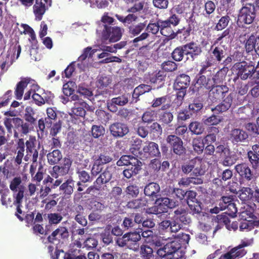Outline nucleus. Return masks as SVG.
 <instances>
[{
    "instance_id": "obj_31",
    "label": "nucleus",
    "mask_w": 259,
    "mask_h": 259,
    "mask_svg": "<svg viewBox=\"0 0 259 259\" xmlns=\"http://www.w3.org/2000/svg\"><path fill=\"white\" fill-rule=\"evenodd\" d=\"M165 75L160 71L155 72L150 75L149 80L155 85V88L159 89L162 87L165 80Z\"/></svg>"
},
{
    "instance_id": "obj_53",
    "label": "nucleus",
    "mask_w": 259,
    "mask_h": 259,
    "mask_svg": "<svg viewBox=\"0 0 259 259\" xmlns=\"http://www.w3.org/2000/svg\"><path fill=\"white\" fill-rule=\"evenodd\" d=\"M43 216L45 218L46 216L47 217L50 225H57L61 222L63 219L62 216L58 213H45Z\"/></svg>"
},
{
    "instance_id": "obj_43",
    "label": "nucleus",
    "mask_w": 259,
    "mask_h": 259,
    "mask_svg": "<svg viewBox=\"0 0 259 259\" xmlns=\"http://www.w3.org/2000/svg\"><path fill=\"white\" fill-rule=\"evenodd\" d=\"M1 202L3 205L8 207H12L13 205H15V199L14 200L11 197H8L10 193L9 189L5 190H1Z\"/></svg>"
},
{
    "instance_id": "obj_50",
    "label": "nucleus",
    "mask_w": 259,
    "mask_h": 259,
    "mask_svg": "<svg viewBox=\"0 0 259 259\" xmlns=\"http://www.w3.org/2000/svg\"><path fill=\"white\" fill-rule=\"evenodd\" d=\"M141 165L142 163H139L138 165H131L132 167L131 168L124 169L122 172L124 177L127 179H130L133 176L137 175L141 169Z\"/></svg>"
},
{
    "instance_id": "obj_27",
    "label": "nucleus",
    "mask_w": 259,
    "mask_h": 259,
    "mask_svg": "<svg viewBox=\"0 0 259 259\" xmlns=\"http://www.w3.org/2000/svg\"><path fill=\"white\" fill-rule=\"evenodd\" d=\"M48 7V6L44 3L42 0H35V4L33 6V11L35 20L40 21L42 19Z\"/></svg>"
},
{
    "instance_id": "obj_18",
    "label": "nucleus",
    "mask_w": 259,
    "mask_h": 259,
    "mask_svg": "<svg viewBox=\"0 0 259 259\" xmlns=\"http://www.w3.org/2000/svg\"><path fill=\"white\" fill-rule=\"evenodd\" d=\"M212 87L211 76L201 75L197 79L194 83L193 91L194 92H203L204 90H210Z\"/></svg>"
},
{
    "instance_id": "obj_29",
    "label": "nucleus",
    "mask_w": 259,
    "mask_h": 259,
    "mask_svg": "<svg viewBox=\"0 0 259 259\" xmlns=\"http://www.w3.org/2000/svg\"><path fill=\"white\" fill-rule=\"evenodd\" d=\"M31 80L29 77L23 78L17 83L14 93L17 100H21L22 98L24 89Z\"/></svg>"
},
{
    "instance_id": "obj_25",
    "label": "nucleus",
    "mask_w": 259,
    "mask_h": 259,
    "mask_svg": "<svg viewBox=\"0 0 259 259\" xmlns=\"http://www.w3.org/2000/svg\"><path fill=\"white\" fill-rule=\"evenodd\" d=\"M71 165V161L69 159H65L64 163L61 166L55 165L53 167V172L51 175L57 178L59 176H64L68 173Z\"/></svg>"
},
{
    "instance_id": "obj_45",
    "label": "nucleus",
    "mask_w": 259,
    "mask_h": 259,
    "mask_svg": "<svg viewBox=\"0 0 259 259\" xmlns=\"http://www.w3.org/2000/svg\"><path fill=\"white\" fill-rule=\"evenodd\" d=\"M253 196V190L249 187H243L239 190V198L243 202L250 200Z\"/></svg>"
},
{
    "instance_id": "obj_7",
    "label": "nucleus",
    "mask_w": 259,
    "mask_h": 259,
    "mask_svg": "<svg viewBox=\"0 0 259 259\" xmlns=\"http://www.w3.org/2000/svg\"><path fill=\"white\" fill-rule=\"evenodd\" d=\"M209 44L207 40L203 39L201 44H198L194 41H190L184 44L186 50L187 60L190 57L194 61L204 54L203 48L206 47Z\"/></svg>"
},
{
    "instance_id": "obj_30",
    "label": "nucleus",
    "mask_w": 259,
    "mask_h": 259,
    "mask_svg": "<svg viewBox=\"0 0 259 259\" xmlns=\"http://www.w3.org/2000/svg\"><path fill=\"white\" fill-rule=\"evenodd\" d=\"M160 190L159 184L156 183L152 182L147 184L144 188V194L150 197L152 200L156 199L158 195V193Z\"/></svg>"
},
{
    "instance_id": "obj_2",
    "label": "nucleus",
    "mask_w": 259,
    "mask_h": 259,
    "mask_svg": "<svg viewBox=\"0 0 259 259\" xmlns=\"http://www.w3.org/2000/svg\"><path fill=\"white\" fill-rule=\"evenodd\" d=\"M182 244L177 239L166 242L164 246L157 250V253L161 258L166 259H180L183 253L180 249Z\"/></svg>"
},
{
    "instance_id": "obj_59",
    "label": "nucleus",
    "mask_w": 259,
    "mask_h": 259,
    "mask_svg": "<svg viewBox=\"0 0 259 259\" xmlns=\"http://www.w3.org/2000/svg\"><path fill=\"white\" fill-rule=\"evenodd\" d=\"M161 67L165 72H172L177 69L178 65L175 61L168 60L162 63Z\"/></svg>"
},
{
    "instance_id": "obj_44",
    "label": "nucleus",
    "mask_w": 259,
    "mask_h": 259,
    "mask_svg": "<svg viewBox=\"0 0 259 259\" xmlns=\"http://www.w3.org/2000/svg\"><path fill=\"white\" fill-rule=\"evenodd\" d=\"M146 22H140L136 25H131L128 29V33L133 36H136L140 34V33L145 28L146 26Z\"/></svg>"
},
{
    "instance_id": "obj_15",
    "label": "nucleus",
    "mask_w": 259,
    "mask_h": 259,
    "mask_svg": "<svg viewBox=\"0 0 259 259\" xmlns=\"http://www.w3.org/2000/svg\"><path fill=\"white\" fill-rule=\"evenodd\" d=\"M160 152L158 144L154 142H148L142 148L141 153V159L143 160L153 157L159 156Z\"/></svg>"
},
{
    "instance_id": "obj_11",
    "label": "nucleus",
    "mask_w": 259,
    "mask_h": 259,
    "mask_svg": "<svg viewBox=\"0 0 259 259\" xmlns=\"http://www.w3.org/2000/svg\"><path fill=\"white\" fill-rule=\"evenodd\" d=\"M234 169L240 177V182H250L254 179V175L248 164L242 162L235 166Z\"/></svg>"
},
{
    "instance_id": "obj_4",
    "label": "nucleus",
    "mask_w": 259,
    "mask_h": 259,
    "mask_svg": "<svg viewBox=\"0 0 259 259\" xmlns=\"http://www.w3.org/2000/svg\"><path fill=\"white\" fill-rule=\"evenodd\" d=\"M4 123L8 133H11L14 129V137L18 138V132L26 135L29 132V125L19 117L5 118Z\"/></svg>"
},
{
    "instance_id": "obj_23",
    "label": "nucleus",
    "mask_w": 259,
    "mask_h": 259,
    "mask_svg": "<svg viewBox=\"0 0 259 259\" xmlns=\"http://www.w3.org/2000/svg\"><path fill=\"white\" fill-rule=\"evenodd\" d=\"M166 105H164L160 109L156 112L158 121L163 125L169 124L173 120L174 116L171 112L168 111H163L166 109Z\"/></svg>"
},
{
    "instance_id": "obj_17",
    "label": "nucleus",
    "mask_w": 259,
    "mask_h": 259,
    "mask_svg": "<svg viewBox=\"0 0 259 259\" xmlns=\"http://www.w3.org/2000/svg\"><path fill=\"white\" fill-rule=\"evenodd\" d=\"M109 130L110 134L115 138H122L129 132L127 125L120 122H115L110 124Z\"/></svg>"
},
{
    "instance_id": "obj_56",
    "label": "nucleus",
    "mask_w": 259,
    "mask_h": 259,
    "mask_svg": "<svg viewBox=\"0 0 259 259\" xmlns=\"http://www.w3.org/2000/svg\"><path fill=\"white\" fill-rule=\"evenodd\" d=\"M130 97V94H124L117 97L113 98L111 100L116 105L123 106L128 103Z\"/></svg>"
},
{
    "instance_id": "obj_52",
    "label": "nucleus",
    "mask_w": 259,
    "mask_h": 259,
    "mask_svg": "<svg viewBox=\"0 0 259 259\" xmlns=\"http://www.w3.org/2000/svg\"><path fill=\"white\" fill-rule=\"evenodd\" d=\"M257 38H259L258 36L251 34L246 40L245 48L247 53L252 52L254 50L257 42Z\"/></svg>"
},
{
    "instance_id": "obj_9",
    "label": "nucleus",
    "mask_w": 259,
    "mask_h": 259,
    "mask_svg": "<svg viewBox=\"0 0 259 259\" xmlns=\"http://www.w3.org/2000/svg\"><path fill=\"white\" fill-rule=\"evenodd\" d=\"M122 35L121 29L118 26L105 25L101 33L103 41L108 40L109 42H115L119 40Z\"/></svg>"
},
{
    "instance_id": "obj_49",
    "label": "nucleus",
    "mask_w": 259,
    "mask_h": 259,
    "mask_svg": "<svg viewBox=\"0 0 259 259\" xmlns=\"http://www.w3.org/2000/svg\"><path fill=\"white\" fill-rule=\"evenodd\" d=\"M237 160L236 155L232 154L230 151L225 154V156L221 160L220 162L222 165L225 166H231L235 164Z\"/></svg>"
},
{
    "instance_id": "obj_55",
    "label": "nucleus",
    "mask_w": 259,
    "mask_h": 259,
    "mask_svg": "<svg viewBox=\"0 0 259 259\" xmlns=\"http://www.w3.org/2000/svg\"><path fill=\"white\" fill-rule=\"evenodd\" d=\"M113 159L111 153L108 151H104L98 155L96 160L102 165H104L111 162Z\"/></svg>"
},
{
    "instance_id": "obj_40",
    "label": "nucleus",
    "mask_w": 259,
    "mask_h": 259,
    "mask_svg": "<svg viewBox=\"0 0 259 259\" xmlns=\"http://www.w3.org/2000/svg\"><path fill=\"white\" fill-rule=\"evenodd\" d=\"M259 227L258 220H247L242 221L239 225V230L241 231H249L254 228Z\"/></svg>"
},
{
    "instance_id": "obj_10",
    "label": "nucleus",
    "mask_w": 259,
    "mask_h": 259,
    "mask_svg": "<svg viewBox=\"0 0 259 259\" xmlns=\"http://www.w3.org/2000/svg\"><path fill=\"white\" fill-rule=\"evenodd\" d=\"M166 142L168 145L170 151L179 156L184 155L186 149L183 145L182 139L174 135H169L166 138Z\"/></svg>"
},
{
    "instance_id": "obj_61",
    "label": "nucleus",
    "mask_w": 259,
    "mask_h": 259,
    "mask_svg": "<svg viewBox=\"0 0 259 259\" xmlns=\"http://www.w3.org/2000/svg\"><path fill=\"white\" fill-rule=\"evenodd\" d=\"M247 157L252 168L254 169L259 168V157L251 150L248 151Z\"/></svg>"
},
{
    "instance_id": "obj_16",
    "label": "nucleus",
    "mask_w": 259,
    "mask_h": 259,
    "mask_svg": "<svg viewBox=\"0 0 259 259\" xmlns=\"http://www.w3.org/2000/svg\"><path fill=\"white\" fill-rule=\"evenodd\" d=\"M69 236L68 229L66 227L60 226L47 237V240L49 243L54 244L56 241L68 239Z\"/></svg>"
},
{
    "instance_id": "obj_3",
    "label": "nucleus",
    "mask_w": 259,
    "mask_h": 259,
    "mask_svg": "<svg viewBox=\"0 0 259 259\" xmlns=\"http://www.w3.org/2000/svg\"><path fill=\"white\" fill-rule=\"evenodd\" d=\"M232 70L236 75L234 80H237L240 79L245 80L248 78L250 79L253 75V63L245 61L236 62L233 66Z\"/></svg>"
},
{
    "instance_id": "obj_37",
    "label": "nucleus",
    "mask_w": 259,
    "mask_h": 259,
    "mask_svg": "<svg viewBox=\"0 0 259 259\" xmlns=\"http://www.w3.org/2000/svg\"><path fill=\"white\" fill-rule=\"evenodd\" d=\"M158 26L160 29V33L163 35L168 37V36L172 33L173 30L171 29L168 19L162 20L158 19L157 20Z\"/></svg>"
},
{
    "instance_id": "obj_32",
    "label": "nucleus",
    "mask_w": 259,
    "mask_h": 259,
    "mask_svg": "<svg viewBox=\"0 0 259 259\" xmlns=\"http://www.w3.org/2000/svg\"><path fill=\"white\" fill-rule=\"evenodd\" d=\"M139 163H141V162L137 158L132 155H127L121 156L116 162V164L118 166L138 165Z\"/></svg>"
},
{
    "instance_id": "obj_46",
    "label": "nucleus",
    "mask_w": 259,
    "mask_h": 259,
    "mask_svg": "<svg viewBox=\"0 0 259 259\" xmlns=\"http://www.w3.org/2000/svg\"><path fill=\"white\" fill-rule=\"evenodd\" d=\"M115 17L117 19L122 23L124 25L126 24H130L134 22H136L138 19V17L135 14H128L126 16L124 17L123 16L116 14Z\"/></svg>"
},
{
    "instance_id": "obj_64",
    "label": "nucleus",
    "mask_w": 259,
    "mask_h": 259,
    "mask_svg": "<svg viewBox=\"0 0 259 259\" xmlns=\"http://www.w3.org/2000/svg\"><path fill=\"white\" fill-rule=\"evenodd\" d=\"M125 192L128 197L136 198L139 194V188L136 185H130L125 189Z\"/></svg>"
},
{
    "instance_id": "obj_24",
    "label": "nucleus",
    "mask_w": 259,
    "mask_h": 259,
    "mask_svg": "<svg viewBox=\"0 0 259 259\" xmlns=\"http://www.w3.org/2000/svg\"><path fill=\"white\" fill-rule=\"evenodd\" d=\"M193 167L192 175L194 177H200L203 176L206 171V166L202 159L196 157L193 159Z\"/></svg>"
},
{
    "instance_id": "obj_22",
    "label": "nucleus",
    "mask_w": 259,
    "mask_h": 259,
    "mask_svg": "<svg viewBox=\"0 0 259 259\" xmlns=\"http://www.w3.org/2000/svg\"><path fill=\"white\" fill-rule=\"evenodd\" d=\"M74 181L70 178L63 183L59 187L60 194H62L65 198H69L73 192L74 187Z\"/></svg>"
},
{
    "instance_id": "obj_21",
    "label": "nucleus",
    "mask_w": 259,
    "mask_h": 259,
    "mask_svg": "<svg viewBox=\"0 0 259 259\" xmlns=\"http://www.w3.org/2000/svg\"><path fill=\"white\" fill-rule=\"evenodd\" d=\"M254 208L249 205H245L241 208L239 212V217L241 220H258L254 214Z\"/></svg>"
},
{
    "instance_id": "obj_48",
    "label": "nucleus",
    "mask_w": 259,
    "mask_h": 259,
    "mask_svg": "<svg viewBox=\"0 0 259 259\" xmlns=\"http://www.w3.org/2000/svg\"><path fill=\"white\" fill-rule=\"evenodd\" d=\"M205 143L201 138H195L192 141V147L194 151L198 155L201 154L203 151Z\"/></svg>"
},
{
    "instance_id": "obj_42",
    "label": "nucleus",
    "mask_w": 259,
    "mask_h": 259,
    "mask_svg": "<svg viewBox=\"0 0 259 259\" xmlns=\"http://www.w3.org/2000/svg\"><path fill=\"white\" fill-rule=\"evenodd\" d=\"M203 107L202 101L198 99H194L193 102L190 103L187 108L192 115H197Z\"/></svg>"
},
{
    "instance_id": "obj_60",
    "label": "nucleus",
    "mask_w": 259,
    "mask_h": 259,
    "mask_svg": "<svg viewBox=\"0 0 259 259\" xmlns=\"http://www.w3.org/2000/svg\"><path fill=\"white\" fill-rule=\"evenodd\" d=\"M153 252V249L148 245H142L140 247V254L144 259H151Z\"/></svg>"
},
{
    "instance_id": "obj_6",
    "label": "nucleus",
    "mask_w": 259,
    "mask_h": 259,
    "mask_svg": "<svg viewBox=\"0 0 259 259\" xmlns=\"http://www.w3.org/2000/svg\"><path fill=\"white\" fill-rule=\"evenodd\" d=\"M141 239L139 232H133L124 234L122 237L116 239V244L120 247H127L134 251L139 248L138 241Z\"/></svg>"
},
{
    "instance_id": "obj_33",
    "label": "nucleus",
    "mask_w": 259,
    "mask_h": 259,
    "mask_svg": "<svg viewBox=\"0 0 259 259\" xmlns=\"http://www.w3.org/2000/svg\"><path fill=\"white\" fill-rule=\"evenodd\" d=\"M190 77L188 75L183 73L178 75L174 83V88L187 89L190 85Z\"/></svg>"
},
{
    "instance_id": "obj_62",
    "label": "nucleus",
    "mask_w": 259,
    "mask_h": 259,
    "mask_svg": "<svg viewBox=\"0 0 259 259\" xmlns=\"http://www.w3.org/2000/svg\"><path fill=\"white\" fill-rule=\"evenodd\" d=\"M234 82L236 84V89L238 94L243 96L245 95L248 90V85L247 84L243 83L239 79L238 80H234Z\"/></svg>"
},
{
    "instance_id": "obj_63",
    "label": "nucleus",
    "mask_w": 259,
    "mask_h": 259,
    "mask_svg": "<svg viewBox=\"0 0 259 259\" xmlns=\"http://www.w3.org/2000/svg\"><path fill=\"white\" fill-rule=\"evenodd\" d=\"M91 132L92 135L94 138H99L104 135L105 129L101 125H93Z\"/></svg>"
},
{
    "instance_id": "obj_8",
    "label": "nucleus",
    "mask_w": 259,
    "mask_h": 259,
    "mask_svg": "<svg viewBox=\"0 0 259 259\" xmlns=\"http://www.w3.org/2000/svg\"><path fill=\"white\" fill-rule=\"evenodd\" d=\"M256 17V10L255 6L252 4H246L239 11L237 24L243 23L250 24Z\"/></svg>"
},
{
    "instance_id": "obj_28",
    "label": "nucleus",
    "mask_w": 259,
    "mask_h": 259,
    "mask_svg": "<svg viewBox=\"0 0 259 259\" xmlns=\"http://www.w3.org/2000/svg\"><path fill=\"white\" fill-rule=\"evenodd\" d=\"M112 168L111 167H107L94 182L95 185H100L101 187L103 184L109 182L112 177Z\"/></svg>"
},
{
    "instance_id": "obj_35",
    "label": "nucleus",
    "mask_w": 259,
    "mask_h": 259,
    "mask_svg": "<svg viewBox=\"0 0 259 259\" xmlns=\"http://www.w3.org/2000/svg\"><path fill=\"white\" fill-rule=\"evenodd\" d=\"M185 56H186V50L184 45L177 47L171 53V57L175 62L182 61Z\"/></svg>"
},
{
    "instance_id": "obj_12",
    "label": "nucleus",
    "mask_w": 259,
    "mask_h": 259,
    "mask_svg": "<svg viewBox=\"0 0 259 259\" xmlns=\"http://www.w3.org/2000/svg\"><path fill=\"white\" fill-rule=\"evenodd\" d=\"M249 245V243L247 242L243 241L240 244L222 255L219 259H239L241 258L247 253V251L244 249V247L248 246Z\"/></svg>"
},
{
    "instance_id": "obj_14",
    "label": "nucleus",
    "mask_w": 259,
    "mask_h": 259,
    "mask_svg": "<svg viewBox=\"0 0 259 259\" xmlns=\"http://www.w3.org/2000/svg\"><path fill=\"white\" fill-rule=\"evenodd\" d=\"M248 134L243 129L236 128L232 129L230 133V140L236 145H243L248 142Z\"/></svg>"
},
{
    "instance_id": "obj_39",
    "label": "nucleus",
    "mask_w": 259,
    "mask_h": 259,
    "mask_svg": "<svg viewBox=\"0 0 259 259\" xmlns=\"http://www.w3.org/2000/svg\"><path fill=\"white\" fill-rule=\"evenodd\" d=\"M147 203V201L142 198L133 199L128 201L126 204L128 208L134 209H139L144 207Z\"/></svg>"
},
{
    "instance_id": "obj_51",
    "label": "nucleus",
    "mask_w": 259,
    "mask_h": 259,
    "mask_svg": "<svg viewBox=\"0 0 259 259\" xmlns=\"http://www.w3.org/2000/svg\"><path fill=\"white\" fill-rule=\"evenodd\" d=\"M230 20V17L228 14L221 17L216 24L214 29L217 31L223 30L227 27Z\"/></svg>"
},
{
    "instance_id": "obj_58",
    "label": "nucleus",
    "mask_w": 259,
    "mask_h": 259,
    "mask_svg": "<svg viewBox=\"0 0 259 259\" xmlns=\"http://www.w3.org/2000/svg\"><path fill=\"white\" fill-rule=\"evenodd\" d=\"M225 69L224 67L222 69L218 71L214 75H210L212 80V83L213 86L219 85L223 82L225 75L223 73V70Z\"/></svg>"
},
{
    "instance_id": "obj_19",
    "label": "nucleus",
    "mask_w": 259,
    "mask_h": 259,
    "mask_svg": "<svg viewBox=\"0 0 259 259\" xmlns=\"http://www.w3.org/2000/svg\"><path fill=\"white\" fill-rule=\"evenodd\" d=\"M155 204H158L161 209H165L167 212L168 208L172 209L178 206L179 202L174 199L159 195L155 199Z\"/></svg>"
},
{
    "instance_id": "obj_54",
    "label": "nucleus",
    "mask_w": 259,
    "mask_h": 259,
    "mask_svg": "<svg viewBox=\"0 0 259 259\" xmlns=\"http://www.w3.org/2000/svg\"><path fill=\"white\" fill-rule=\"evenodd\" d=\"M192 116L190 111L187 108L179 110L177 112V119L178 122H182L190 119Z\"/></svg>"
},
{
    "instance_id": "obj_57",
    "label": "nucleus",
    "mask_w": 259,
    "mask_h": 259,
    "mask_svg": "<svg viewBox=\"0 0 259 259\" xmlns=\"http://www.w3.org/2000/svg\"><path fill=\"white\" fill-rule=\"evenodd\" d=\"M54 119H51L50 118L46 117L45 119L41 118L38 120V127L40 131L44 132L46 127L50 128L52 125Z\"/></svg>"
},
{
    "instance_id": "obj_13",
    "label": "nucleus",
    "mask_w": 259,
    "mask_h": 259,
    "mask_svg": "<svg viewBox=\"0 0 259 259\" xmlns=\"http://www.w3.org/2000/svg\"><path fill=\"white\" fill-rule=\"evenodd\" d=\"M214 44L211 46L210 49V56L207 58L213 64L216 62L220 63L225 57L227 47L224 45H219L215 46Z\"/></svg>"
},
{
    "instance_id": "obj_36",
    "label": "nucleus",
    "mask_w": 259,
    "mask_h": 259,
    "mask_svg": "<svg viewBox=\"0 0 259 259\" xmlns=\"http://www.w3.org/2000/svg\"><path fill=\"white\" fill-rule=\"evenodd\" d=\"M21 183L22 180L20 177H15L11 181L10 184V189L13 192V198H14V195L18 193L20 190H22L23 197H24L25 187L23 185H20Z\"/></svg>"
},
{
    "instance_id": "obj_47",
    "label": "nucleus",
    "mask_w": 259,
    "mask_h": 259,
    "mask_svg": "<svg viewBox=\"0 0 259 259\" xmlns=\"http://www.w3.org/2000/svg\"><path fill=\"white\" fill-rule=\"evenodd\" d=\"M62 155L59 150H54L52 152H50L47 154V158L49 163L50 164L54 165L62 159Z\"/></svg>"
},
{
    "instance_id": "obj_20",
    "label": "nucleus",
    "mask_w": 259,
    "mask_h": 259,
    "mask_svg": "<svg viewBox=\"0 0 259 259\" xmlns=\"http://www.w3.org/2000/svg\"><path fill=\"white\" fill-rule=\"evenodd\" d=\"M145 28L146 31H147V32H144L142 33L141 35H140L139 36L134 38L133 40V42L134 44L140 41L144 40L148 38L150 36L149 33L151 32L152 34L156 35L160 30L157 21L155 23L150 22Z\"/></svg>"
},
{
    "instance_id": "obj_41",
    "label": "nucleus",
    "mask_w": 259,
    "mask_h": 259,
    "mask_svg": "<svg viewBox=\"0 0 259 259\" xmlns=\"http://www.w3.org/2000/svg\"><path fill=\"white\" fill-rule=\"evenodd\" d=\"M204 124V123L198 121H192L189 123L188 128L190 131L193 134L196 135H201L205 130Z\"/></svg>"
},
{
    "instance_id": "obj_26",
    "label": "nucleus",
    "mask_w": 259,
    "mask_h": 259,
    "mask_svg": "<svg viewBox=\"0 0 259 259\" xmlns=\"http://www.w3.org/2000/svg\"><path fill=\"white\" fill-rule=\"evenodd\" d=\"M85 109L93 111L91 107L84 101L75 102L74 103V106L72 108V114L77 116L84 117Z\"/></svg>"
},
{
    "instance_id": "obj_34",
    "label": "nucleus",
    "mask_w": 259,
    "mask_h": 259,
    "mask_svg": "<svg viewBox=\"0 0 259 259\" xmlns=\"http://www.w3.org/2000/svg\"><path fill=\"white\" fill-rule=\"evenodd\" d=\"M14 199H15V206H16V211L15 212V216L20 221H23L24 218L20 214H22V210L21 209L22 203L23 201V191L20 190V191L14 195Z\"/></svg>"
},
{
    "instance_id": "obj_5",
    "label": "nucleus",
    "mask_w": 259,
    "mask_h": 259,
    "mask_svg": "<svg viewBox=\"0 0 259 259\" xmlns=\"http://www.w3.org/2000/svg\"><path fill=\"white\" fill-rule=\"evenodd\" d=\"M187 25L182 28L178 29L176 32L172 31L168 36V39H172L178 37L181 42H186L188 40L191 34L193 33L196 22L194 18L193 13L187 20Z\"/></svg>"
},
{
    "instance_id": "obj_38",
    "label": "nucleus",
    "mask_w": 259,
    "mask_h": 259,
    "mask_svg": "<svg viewBox=\"0 0 259 259\" xmlns=\"http://www.w3.org/2000/svg\"><path fill=\"white\" fill-rule=\"evenodd\" d=\"M142 140L139 138H136L134 140L131 148H130V152L136 158H139L141 159V153H142Z\"/></svg>"
},
{
    "instance_id": "obj_1",
    "label": "nucleus",
    "mask_w": 259,
    "mask_h": 259,
    "mask_svg": "<svg viewBox=\"0 0 259 259\" xmlns=\"http://www.w3.org/2000/svg\"><path fill=\"white\" fill-rule=\"evenodd\" d=\"M229 89L226 85L213 86L208 93V99L212 103L222 101L215 107L211 108L214 114H219L228 111L231 107L235 94L229 93Z\"/></svg>"
}]
</instances>
